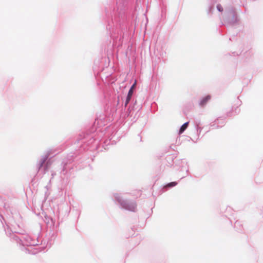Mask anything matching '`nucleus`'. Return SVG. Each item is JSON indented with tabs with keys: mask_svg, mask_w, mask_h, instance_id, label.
<instances>
[{
	"mask_svg": "<svg viewBox=\"0 0 263 263\" xmlns=\"http://www.w3.org/2000/svg\"><path fill=\"white\" fill-rule=\"evenodd\" d=\"M176 184H177L176 182H172L170 183L169 184H168L167 186H169V187H172V186L176 185Z\"/></svg>",
	"mask_w": 263,
	"mask_h": 263,
	"instance_id": "nucleus-4",
	"label": "nucleus"
},
{
	"mask_svg": "<svg viewBox=\"0 0 263 263\" xmlns=\"http://www.w3.org/2000/svg\"><path fill=\"white\" fill-rule=\"evenodd\" d=\"M133 95V90H129L128 92V95L126 97V101H125V106H127V104L129 103Z\"/></svg>",
	"mask_w": 263,
	"mask_h": 263,
	"instance_id": "nucleus-1",
	"label": "nucleus"
},
{
	"mask_svg": "<svg viewBox=\"0 0 263 263\" xmlns=\"http://www.w3.org/2000/svg\"><path fill=\"white\" fill-rule=\"evenodd\" d=\"M188 124H189V122H186L181 126V127H180V130H179L180 134H182L186 129V128L187 127Z\"/></svg>",
	"mask_w": 263,
	"mask_h": 263,
	"instance_id": "nucleus-3",
	"label": "nucleus"
},
{
	"mask_svg": "<svg viewBox=\"0 0 263 263\" xmlns=\"http://www.w3.org/2000/svg\"><path fill=\"white\" fill-rule=\"evenodd\" d=\"M217 8L219 11H222V8L220 5H217Z\"/></svg>",
	"mask_w": 263,
	"mask_h": 263,
	"instance_id": "nucleus-5",
	"label": "nucleus"
},
{
	"mask_svg": "<svg viewBox=\"0 0 263 263\" xmlns=\"http://www.w3.org/2000/svg\"><path fill=\"white\" fill-rule=\"evenodd\" d=\"M210 99H211V97L209 95H208V96H206L205 97H204V98H203L200 103V105H201V106L204 105L206 103V102L210 100Z\"/></svg>",
	"mask_w": 263,
	"mask_h": 263,
	"instance_id": "nucleus-2",
	"label": "nucleus"
},
{
	"mask_svg": "<svg viewBox=\"0 0 263 263\" xmlns=\"http://www.w3.org/2000/svg\"><path fill=\"white\" fill-rule=\"evenodd\" d=\"M136 84V82H135V83L132 85V86L131 87V88L129 90H132L134 91V89L135 87Z\"/></svg>",
	"mask_w": 263,
	"mask_h": 263,
	"instance_id": "nucleus-6",
	"label": "nucleus"
}]
</instances>
